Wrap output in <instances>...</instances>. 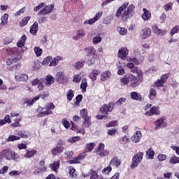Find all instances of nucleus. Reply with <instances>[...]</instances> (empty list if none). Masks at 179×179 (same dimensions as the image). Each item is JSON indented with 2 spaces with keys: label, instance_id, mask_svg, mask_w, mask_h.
<instances>
[{
  "label": "nucleus",
  "instance_id": "1",
  "mask_svg": "<svg viewBox=\"0 0 179 179\" xmlns=\"http://www.w3.org/2000/svg\"><path fill=\"white\" fill-rule=\"evenodd\" d=\"M134 9V4L129 5V2H125L116 10L115 16L116 17H121L123 22H128V20L132 17Z\"/></svg>",
  "mask_w": 179,
  "mask_h": 179
},
{
  "label": "nucleus",
  "instance_id": "2",
  "mask_svg": "<svg viewBox=\"0 0 179 179\" xmlns=\"http://www.w3.org/2000/svg\"><path fill=\"white\" fill-rule=\"evenodd\" d=\"M127 102V99L122 97L120 98L117 101H116L114 103L110 102L108 103V105L107 104H103L101 108H100V113H111V111H113V110H114V107L116 104V106H122V104H124V103Z\"/></svg>",
  "mask_w": 179,
  "mask_h": 179
},
{
  "label": "nucleus",
  "instance_id": "3",
  "mask_svg": "<svg viewBox=\"0 0 179 179\" xmlns=\"http://www.w3.org/2000/svg\"><path fill=\"white\" fill-rule=\"evenodd\" d=\"M6 52L10 58L7 59L6 64L8 66L12 65V64H15L17 61H19V50H17V48H12L6 50Z\"/></svg>",
  "mask_w": 179,
  "mask_h": 179
},
{
  "label": "nucleus",
  "instance_id": "4",
  "mask_svg": "<svg viewBox=\"0 0 179 179\" xmlns=\"http://www.w3.org/2000/svg\"><path fill=\"white\" fill-rule=\"evenodd\" d=\"M142 160H143V152H138L137 154H135L132 157L130 168L136 169V167L139 166Z\"/></svg>",
  "mask_w": 179,
  "mask_h": 179
},
{
  "label": "nucleus",
  "instance_id": "5",
  "mask_svg": "<svg viewBox=\"0 0 179 179\" xmlns=\"http://www.w3.org/2000/svg\"><path fill=\"white\" fill-rule=\"evenodd\" d=\"M15 155V151H12L10 149H5L0 152V163L6 159V160H12V156Z\"/></svg>",
  "mask_w": 179,
  "mask_h": 179
},
{
  "label": "nucleus",
  "instance_id": "6",
  "mask_svg": "<svg viewBox=\"0 0 179 179\" xmlns=\"http://www.w3.org/2000/svg\"><path fill=\"white\" fill-rule=\"evenodd\" d=\"M86 156H87V151L78 154L77 157H74L73 159L69 161L70 164H79L82 160L86 159Z\"/></svg>",
  "mask_w": 179,
  "mask_h": 179
},
{
  "label": "nucleus",
  "instance_id": "7",
  "mask_svg": "<svg viewBox=\"0 0 179 179\" xmlns=\"http://www.w3.org/2000/svg\"><path fill=\"white\" fill-rule=\"evenodd\" d=\"M54 10V5L43 6V8L38 12V16H45V15H50V13Z\"/></svg>",
  "mask_w": 179,
  "mask_h": 179
},
{
  "label": "nucleus",
  "instance_id": "8",
  "mask_svg": "<svg viewBox=\"0 0 179 179\" xmlns=\"http://www.w3.org/2000/svg\"><path fill=\"white\" fill-rule=\"evenodd\" d=\"M128 54H129L128 48L122 47L118 50L117 57L118 58H120V59L125 61V59H127V57H128Z\"/></svg>",
  "mask_w": 179,
  "mask_h": 179
},
{
  "label": "nucleus",
  "instance_id": "9",
  "mask_svg": "<svg viewBox=\"0 0 179 179\" xmlns=\"http://www.w3.org/2000/svg\"><path fill=\"white\" fill-rule=\"evenodd\" d=\"M81 115L82 118L84 120V122H83V126L85 128H89V127L92 125V119L90 116L87 115V113H83Z\"/></svg>",
  "mask_w": 179,
  "mask_h": 179
},
{
  "label": "nucleus",
  "instance_id": "10",
  "mask_svg": "<svg viewBox=\"0 0 179 179\" xmlns=\"http://www.w3.org/2000/svg\"><path fill=\"white\" fill-rule=\"evenodd\" d=\"M86 36V31L85 29H78L76 31V34L73 37V40L75 41H78V40H80V38H83Z\"/></svg>",
  "mask_w": 179,
  "mask_h": 179
},
{
  "label": "nucleus",
  "instance_id": "11",
  "mask_svg": "<svg viewBox=\"0 0 179 179\" xmlns=\"http://www.w3.org/2000/svg\"><path fill=\"white\" fill-rule=\"evenodd\" d=\"M140 34L141 37H143V40H145L152 36V31L150 30V28L146 27L141 31Z\"/></svg>",
  "mask_w": 179,
  "mask_h": 179
},
{
  "label": "nucleus",
  "instance_id": "12",
  "mask_svg": "<svg viewBox=\"0 0 179 179\" xmlns=\"http://www.w3.org/2000/svg\"><path fill=\"white\" fill-rule=\"evenodd\" d=\"M109 164L110 166H113V167H115L116 169H118V167L121 166V159L118 158V157L117 156H115L110 160Z\"/></svg>",
  "mask_w": 179,
  "mask_h": 179
},
{
  "label": "nucleus",
  "instance_id": "13",
  "mask_svg": "<svg viewBox=\"0 0 179 179\" xmlns=\"http://www.w3.org/2000/svg\"><path fill=\"white\" fill-rule=\"evenodd\" d=\"M141 139H142V132L141 131H137L132 136L131 141L134 143H138L141 142Z\"/></svg>",
  "mask_w": 179,
  "mask_h": 179
},
{
  "label": "nucleus",
  "instance_id": "14",
  "mask_svg": "<svg viewBox=\"0 0 179 179\" xmlns=\"http://www.w3.org/2000/svg\"><path fill=\"white\" fill-rule=\"evenodd\" d=\"M15 79L17 82H27V80H29V76L27 74L18 73L15 76Z\"/></svg>",
  "mask_w": 179,
  "mask_h": 179
},
{
  "label": "nucleus",
  "instance_id": "15",
  "mask_svg": "<svg viewBox=\"0 0 179 179\" xmlns=\"http://www.w3.org/2000/svg\"><path fill=\"white\" fill-rule=\"evenodd\" d=\"M37 101H38V96H35L33 99H27L25 98L22 101L23 104H27V106H29V107L33 106L34 103H36Z\"/></svg>",
  "mask_w": 179,
  "mask_h": 179
},
{
  "label": "nucleus",
  "instance_id": "16",
  "mask_svg": "<svg viewBox=\"0 0 179 179\" xmlns=\"http://www.w3.org/2000/svg\"><path fill=\"white\" fill-rule=\"evenodd\" d=\"M143 14L141 15V17L143 20L145 22H148V20H150V17H152V13L149 10L146 8L143 9Z\"/></svg>",
  "mask_w": 179,
  "mask_h": 179
},
{
  "label": "nucleus",
  "instance_id": "17",
  "mask_svg": "<svg viewBox=\"0 0 179 179\" xmlns=\"http://www.w3.org/2000/svg\"><path fill=\"white\" fill-rule=\"evenodd\" d=\"M62 152H64L63 146H56L51 150V153L53 156H59Z\"/></svg>",
  "mask_w": 179,
  "mask_h": 179
},
{
  "label": "nucleus",
  "instance_id": "18",
  "mask_svg": "<svg viewBox=\"0 0 179 179\" xmlns=\"http://www.w3.org/2000/svg\"><path fill=\"white\" fill-rule=\"evenodd\" d=\"M129 78L131 87H136L137 86H139V80H138L136 76L133 74H129Z\"/></svg>",
  "mask_w": 179,
  "mask_h": 179
},
{
  "label": "nucleus",
  "instance_id": "19",
  "mask_svg": "<svg viewBox=\"0 0 179 179\" xmlns=\"http://www.w3.org/2000/svg\"><path fill=\"white\" fill-rule=\"evenodd\" d=\"M64 57L57 56L50 60V66H57L59 64V61H63Z\"/></svg>",
  "mask_w": 179,
  "mask_h": 179
},
{
  "label": "nucleus",
  "instance_id": "20",
  "mask_svg": "<svg viewBox=\"0 0 179 179\" xmlns=\"http://www.w3.org/2000/svg\"><path fill=\"white\" fill-rule=\"evenodd\" d=\"M155 125L156 126V129H160V128H166L167 123L164 122V120L159 119L155 122Z\"/></svg>",
  "mask_w": 179,
  "mask_h": 179
},
{
  "label": "nucleus",
  "instance_id": "21",
  "mask_svg": "<svg viewBox=\"0 0 179 179\" xmlns=\"http://www.w3.org/2000/svg\"><path fill=\"white\" fill-rule=\"evenodd\" d=\"M55 82V78H54V77H52V76L51 75H48L47 76H45V86H50L52 84H54V83Z\"/></svg>",
  "mask_w": 179,
  "mask_h": 179
},
{
  "label": "nucleus",
  "instance_id": "22",
  "mask_svg": "<svg viewBox=\"0 0 179 179\" xmlns=\"http://www.w3.org/2000/svg\"><path fill=\"white\" fill-rule=\"evenodd\" d=\"M85 51L87 55V57H93V56H97L96 55V49L90 46L85 49Z\"/></svg>",
  "mask_w": 179,
  "mask_h": 179
},
{
  "label": "nucleus",
  "instance_id": "23",
  "mask_svg": "<svg viewBox=\"0 0 179 179\" xmlns=\"http://www.w3.org/2000/svg\"><path fill=\"white\" fill-rule=\"evenodd\" d=\"M110 76H111V72L109 71H105L104 73H101V81L106 82V80H108L110 79Z\"/></svg>",
  "mask_w": 179,
  "mask_h": 179
},
{
  "label": "nucleus",
  "instance_id": "24",
  "mask_svg": "<svg viewBox=\"0 0 179 179\" xmlns=\"http://www.w3.org/2000/svg\"><path fill=\"white\" fill-rule=\"evenodd\" d=\"M101 75L100 70H93L90 73V78L92 79V80H97V76Z\"/></svg>",
  "mask_w": 179,
  "mask_h": 179
},
{
  "label": "nucleus",
  "instance_id": "25",
  "mask_svg": "<svg viewBox=\"0 0 179 179\" xmlns=\"http://www.w3.org/2000/svg\"><path fill=\"white\" fill-rule=\"evenodd\" d=\"M38 31V24L37 23V22H35L33 24V25H31L29 31H30L31 34L36 36Z\"/></svg>",
  "mask_w": 179,
  "mask_h": 179
},
{
  "label": "nucleus",
  "instance_id": "26",
  "mask_svg": "<svg viewBox=\"0 0 179 179\" xmlns=\"http://www.w3.org/2000/svg\"><path fill=\"white\" fill-rule=\"evenodd\" d=\"M130 81H131V78H129V74L127 76H124V77L120 79V83L122 86H125L128 85Z\"/></svg>",
  "mask_w": 179,
  "mask_h": 179
},
{
  "label": "nucleus",
  "instance_id": "27",
  "mask_svg": "<svg viewBox=\"0 0 179 179\" xmlns=\"http://www.w3.org/2000/svg\"><path fill=\"white\" fill-rule=\"evenodd\" d=\"M59 166H60V162L59 160L58 161H55L53 162V164H51L50 165V169H52V170L53 171H55V173H58V169H59Z\"/></svg>",
  "mask_w": 179,
  "mask_h": 179
},
{
  "label": "nucleus",
  "instance_id": "28",
  "mask_svg": "<svg viewBox=\"0 0 179 179\" xmlns=\"http://www.w3.org/2000/svg\"><path fill=\"white\" fill-rule=\"evenodd\" d=\"M152 29L153 33H155V34H157V36H163V34H164V31L159 29L157 27V25H153Z\"/></svg>",
  "mask_w": 179,
  "mask_h": 179
},
{
  "label": "nucleus",
  "instance_id": "29",
  "mask_svg": "<svg viewBox=\"0 0 179 179\" xmlns=\"http://www.w3.org/2000/svg\"><path fill=\"white\" fill-rule=\"evenodd\" d=\"M131 99L136 101H141V100H142V96L136 92H133L131 93Z\"/></svg>",
  "mask_w": 179,
  "mask_h": 179
},
{
  "label": "nucleus",
  "instance_id": "30",
  "mask_svg": "<svg viewBox=\"0 0 179 179\" xmlns=\"http://www.w3.org/2000/svg\"><path fill=\"white\" fill-rule=\"evenodd\" d=\"M85 62H86V60H83V59L80 60L73 64V68H75V69H77V70L82 69V68H83L85 65Z\"/></svg>",
  "mask_w": 179,
  "mask_h": 179
},
{
  "label": "nucleus",
  "instance_id": "31",
  "mask_svg": "<svg viewBox=\"0 0 179 179\" xmlns=\"http://www.w3.org/2000/svg\"><path fill=\"white\" fill-rule=\"evenodd\" d=\"M34 155H37V150H31L29 151L27 150V152L24 155V157L30 159V157H33Z\"/></svg>",
  "mask_w": 179,
  "mask_h": 179
},
{
  "label": "nucleus",
  "instance_id": "32",
  "mask_svg": "<svg viewBox=\"0 0 179 179\" xmlns=\"http://www.w3.org/2000/svg\"><path fill=\"white\" fill-rule=\"evenodd\" d=\"M145 155H146L148 159H150V160L155 159V151L153 150H152V148L148 149L145 152Z\"/></svg>",
  "mask_w": 179,
  "mask_h": 179
},
{
  "label": "nucleus",
  "instance_id": "33",
  "mask_svg": "<svg viewBox=\"0 0 179 179\" xmlns=\"http://www.w3.org/2000/svg\"><path fill=\"white\" fill-rule=\"evenodd\" d=\"M127 67L129 68V69H131V72L133 73H136L138 72V69L135 67V64L131 62L127 64Z\"/></svg>",
  "mask_w": 179,
  "mask_h": 179
},
{
  "label": "nucleus",
  "instance_id": "34",
  "mask_svg": "<svg viewBox=\"0 0 179 179\" xmlns=\"http://www.w3.org/2000/svg\"><path fill=\"white\" fill-rule=\"evenodd\" d=\"M26 35H23L21 38V40L19 41L17 43V45L19 48H22V47H24V44H26Z\"/></svg>",
  "mask_w": 179,
  "mask_h": 179
},
{
  "label": "nucleus",
  "instance_id": "35",
  "mask_svg": "<svg viewBox=\"0 0 179 179\" xmlns=\"http://www.w3.org/2000/svg\"><path fill=\"white\" fill-rule=\"evenodd\" d=\"M30 16L24 17L19 23L20 27H24L27 23H29V20H30Z\"/></svg>",
  "mask_w": 179,
  "mask_h": 179
},
{
  "label": "nucleus",
  "instance_id": "36",
  "mask_svg": "<svg viewBox=\"0 0 179 179\" xmlns=\"http://www.w3.org/2000/svg\"><path fill=\"white\" fill-rule=\"evenodd\" d=\"M97 56H88V59L87 60V64L89 66L93 65L96 62V59Z\"/></svg>",
  "mask_w": 179,
  "mask_h": 179
},
{
  "label": "nucleus",
  "instance_id": "37",
  "mask_svg": "<svg viewBox=\"0 0 179 179\" xmlns=\"http://www.w3.org/2000/svg\"><path fill=\"white\" fill-rule=\"evenodd\" d=\"M44 171H47V167H45V166H42V167L36 166V167H35V171L34 173V174H40V173H44Z\"/></svg>",
  "mask_w": 179,
  "mask_h": 179
},
{
  "label": "nucleus",
  "instance_id": "38",
  "mask_svg": "<svg viewBox=\"0 0 179 179\" xmlns=\"http://www.w3.org/2000/svg\"><path fill=\"white\" fill-rule=\"evenodd\" d=\"M94 146H96V144L94 143H89L85 145V149L87 152H90L93 149H94Z\"/></svg>",
  "mask_w": 179,
  "mask_h": 179
},
{
  "label": "nucleus",
  "instance_id": "39",
  "mask_svg": "<svg viewBox=\"0 0 179 179\" xmlns=\"http://www.w3.org/2000/svg\"><path fill=\"white\" fill-rule=\"evenodd\" d=\"M87 87V81L86 80V78H83L80 85V89L83 93H85V92H86Z\"/></svg>",
  "mask_w": 179,
  "mask_h": 179
},
{
  "label": "nucleus",
  "instance_id": "40",
  "mask_svg": "<svg viewBox=\"0 0 179 179\" xmlns=\"http://www.w3.org/2000/svg\"><path fill=\"white\" fill-rule=\"evenodd\" d=\"M9 17V15L7 13H5L2 17H1V26H5V24H8V19Z\"/></svg>",
  "mask_w": 179,
  "mask_h": 179
},
{
  "label": "nucleus",
  "instance_id": "41",
  "mask_svg": "<svg viewBox=\"0 0 179 179\" xmlns=\"http://www.w3.org/2000/svg\"><path fill=\"white\" fill-rule=\"evenodd\" d=\"M71 129L72 131H76L77 134H83V135H85V134H86V132L85 131V129L78 130V127L75 126V124L73 123H71Z\"/></svg>",
  "mask_w": 179,
  "mask_h": 179
},
{
  "label": "nucleus",
  "instance_id": "42",
  "mask_svg": "<svg viewBox=\"0 0 179 179\" xmlns=\"http://www.w3.org/2000/svg\"><path fill=\"white\" fill-rule=\"evenodd\" d=\"M19 140H20V136L10 135L8 138L6 139V142H13L15 141H19Z\"/></svg>",
  "mask_w": 179,
  "mask_h": 179
},
{
  "label": "nucleus",
  "instance_id": "43",
  "mask_svg": "<svg viewBox=\"0 0 179 179\" xmlns=\"http://www.w3.org/2000/svg\"><path fill=\"white\" fill-rule=\"evenodd\" d=\"M112 171H113V168L111 167V166L109 164V166L105 167L102 170V174H105L106 176H108V174H110V173H111Z\"/></svg>",
  "mask_w": 179,
  "mask_h": 179
},
{
  "label": "nucleus",
  "instance_id": "44",
  "mask_svg": "<svg viewBox=\"0 0 179 179\" xmlns=\"http://www.w3.org/2000/svg\"><path fill=\"white\" fill-rule=\"evenodd\" d=\"M104 148H106V145L103 143H99L98 147L94 150L95 153H99V152H101V150H104Z\"/></svg>",
  "mask_w": 179,
  "mask_h": 179
},
{
  "label": "nucleus",
  "instance_id": "45",
  "mask_svg": "<svg viewBox=\"0 0 179 179\" xmlns=\"http://www.w3.org/2000/svg\"><path fill=\"white\" fill-rule=\"evenodd\" d=\"M22 121V117H18L14 120V122L11 124V127H14V128H17V127H22L20 124V122Z\"/></svg>",
  "mask_w": 179,
  "mask_h": 179
},
{
  "label": "nucleus",
  "instance_id": "46",
  "mask_svg": "<svg viewBox=\"0 0 179 179\" xmlns=\"http://www.w3.org/2000/svg\"><path fill=\"white\" fill-rule=\"evenodd\" d=\"M66 97H67V100L69 101H71L72 99H73L74 97V94H73V90H69L67 92H66Z\"/></svg>",
  "mask_w": 179,
  "mask_h": 179
},
{
  "label": "nucleus",
  "instance_id": "47",
  "mask_svg": "<svg viewBox=\"0 0 179 179\" xmlns=\"http://www.w3.org/2000/svg\"><path fill=\"white\" fill-rule=\"evenodd\" d=\"M117 31L120 36H125V34H127V29H125V27H117Z\"/></svg>",
  "mask_w": 179,
  "mask_h": 179
},
{
  "label": "nucleus",
  "instance_id": "48",
  "mask_svg": "<svg viewBox=\"0 0 179 179\" xmlns=\"http://www.w3.org/2000/svg\"><path fill=\"white\" fill-rule=\"evenodd\" d=\"M169 163L171 164H178L179 163V157L176 156H173L169 159Z\"/></svg>",
  "mask_w": 179,
  "mask_h": 179
},
{
  "label": "nucleus",
  "instance_id": "49",
  "mask_svg": "<svg viewBox=\"0 0 179 179\" xmlns=\"http://www.w3.org/2000/svg\"><path fill=\"white\" fill-rule=\"evenodd\" d=\"M34 51L36 57H41V54H43V49L40 48V47H34Z\"/></svg>",
  "mask_w": 179,
  "mask_h": 179
},
{
  "label": "nucleus",
  "instance_id": "50",
  "mask_svg": "<svg viewBox=\"0 0 179 179\" xmlns=\"http://www.w3.org/2000/svg\"><path fill=\"white\" fill-rule=\"evenodd\" d=\"M17 135H19L18 136H20V138H22L23 139H27V138H29V136L27 134H26V131L23 130L18 131Z\"/></svg>",
  "mask_w": 179,
  "mask_h": 179
},
{
  "label": "nucleus",
  "instance_id": "51",
  "mask_svg": "<svg viewBox=\"0 0 179 179\" xmlns=\"http://www.w3.org/2000/svg\"><path fill=\"white\" fill-rule=\"evenodd\" d=\"M57 80L58 82H60V83H63L64 80V73L62 72H58L56 76Z\"/></svg>",
  "mask_w": 179,
  "mask_h": 179
},
{
  "label": "nucleus",
  "instance_id": "52",
  "mask_svg": "<svg viewBox=\"0 0 179 179\" xmlns=\"http://www.w3.org/2000/svg\"><path fill=\"white\" fill-rule=\"evenodd\" d=\"M108 155H110V151L107 150H103L99 153L100 157H106V156H108Z\"/></svg>",
  "mask_w": 179,
  "mask_h": 179
},
{
  "label": "nucleus",
  "instance_id": "53",
  "mask_svg": "<svg viewBox=\"0 0 179 179\" xmlns=\"http://www.w3.org/2000/svg\"><path fill=\"white\" fill-rule=\"evenodd\" d=\"M118 132V130L117 129H110L108 130V135L109 136H115L116 134Z\"/></svg>",
  "mask_w": 179,
  "mask_h": 179
},
{
  "label": "nucleus",
  "instance_id": "54",
  "mask_svg": "<svg viewBox=\"0 0 179 179\" xmlns=\"http://www.w3.org/2000/svg\"><path fill=\"white\" fill-rule=\"evenodd\" d=\"M78 141H80V136H73L69 138L67 142H69L70 143H75V142H78Z\"/></svg>",
  "mask_w": 179,
  "mask_h": 179
},
{
  "label": "nucleus",
  "instance_id": "55",
  "mask_svg": "<svg viewBox=\"0 0 179 179\" xmlns=\"http://www.w3.org/2000/svg\"><path fill=\"white\" fill-rule=\"evenodd\" d=\"M48 96H50V93L48 92H43L42 94L36 96V97H38V100H40V97H41L43 100H45V98L48 97Z\"/></svg>",
  "mask_w": 179,
  "mask_h": 179
},
{
  "label": "nucleus",
  "instance_id": "56",
  "mask_svg": "<svg viewBox=\"0 0 179 179\" xmlns=\"http://www.w3.org/2000/svg\"><path fill=\"white\" fill-rule=\"evenodd\" d=\"M101 40H103V38H101V36H95L92 39V43L93 44L96 45V44H98L99 43H101Z\"/></svg>",
  "mask_w": 179,
  "mask_h": 179
},
{
  "label": "nucleus",
  "instance_id": "57",
  "mask_svg": "<svg viewBox=\"0 0 179 179\" xmlns=\"http://www.w3.org/2000/svg\"><path fill=\"white\" fill-rule=\"evenodd\" d=\"M51 59H52V57L48 56L46 58H45L42 62L43 65H48V64H51Z\"/></svg>",
  "mask_w": 179,
  "mask_h": 179
},
{
  "label": "nucleus",
  "instance_id": "58",
  "mask_svg": "<svg viewBox=\"0 0 179 179\" xmlns=\"http://www.w3.org/2000/svg\"><path fill=\"white\" fill-rule=\"evenodd\" d=\"M117 122H118L117 120H113L109 122L106 125V128H111L113 127H117Z\"/></svg>",
  "mask_w": 179,
  "mask_h": 179
},
{
  "label": "nucleus",
  "instance_id": "59",
  "mask_svg": "<svg viewBox=\"0 0 179 179\" xmlns=\"http://www.w3.org/2000/svg\"><path fill=\"white\" fill-rule=\"evenodd\" d=\"M108 118V113H105L104 115H97L96 119L97 120H107Z\"/></svg>",
  "mask_w": 179,
  "mask_h": 179
},
{
  "label": "nucleus",
  "instance_id": "60",
  "mask_svg": "<svg viewBox=\"0 0 179 179\" xmlns=\"http://www.w3.org/2000/svg\"><path fill=\"white\" fill-rule=\"evenodd\" d=\"M41 82H44V79L41 78L40 80H38V78H36L32 80L31 85L32 86H37V85H38Z\"/></svg>",
  "mask_w": 179,
  "mask_h": 179
},
{
  "label": "nucleus",
  "instance_id": "61",
  "mask_svg": "<svg viewBox=\"0 0 179 179\" xmlns=\"http://www.w3.org/2000/svg\"><path fill=\"white\" fill-rule=\"evenodd\" d=\"M62 124L64 128H66V129H68V128H71V123H69V121H68L66 119L62 120Z\"/></svg>",
  "mask_w": 179,
  "mask_h": 179
},
{
  "label": "nucleus",
  "instance_id": "62",
  "mask_svg": "<svg viewBox=\"0 0 179 179\" xmlns=\"http://www.w3.org/2000/svg\"><path fill=\"white\" fill-rule=\"evenodd\" d=\"M127 61H129V62H132L135 65H139V60H138L136 58L127 57Z\"/></svg>",
  "mask_w": 179,
  "mask_h": 179
},
{
  "label": "nucleus",
  "instance_id": "63",
  "mask_svg": "<svg viewBox=\"0 0 179 179\" xmlns=\"http://www.w3.org/2000/svg\"><path fill=\"white\" fill-rule=\"evenodd\" d=\"M179 31V25L176 26L171 30V36L178 33Z\"/></svg>",
  "mask_w": 179,
  "mask_h": 179
},
{
  "label": "nucleus",
  "instance_id": "64",
  "mask_svg": "<svg viewBox=\"0 0 179 179\" xmlns=\"http://www.w3.org/2000/svg\"><path fill=\"white\" fill-rule=\"evenodd\" d=\"M156 96V90L151 88L150 90V99H155Z\"/></svg>",
  "mask_w": 179,
  "mask_h": 179
}]
</instances>
